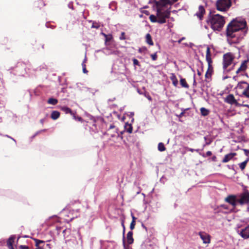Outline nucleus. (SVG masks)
<instances>
[{"label":"nucleus","mask_w":249,"mask_h":249,"mask_svg":"<svg viewBox=\"0 0 249 249\" xmlns=\"http://www.w3.org/2000/svg\"><path fill=\"white\" fill-rule=\"evenodd\" d=\"M236 153H231L228 154L224 156V158L222 160L223 163H226L231 160L235 155Z\"/></svg>","instance_id":"f3484780"},{"label":"nucleus","mask_w":249,"mask_h":249,"mask_svg":"<svg viewBox=\"0 0 249 249\" xmlns=\"http://www.w3.org/2000/svg\"><path fill=\"white\" fill-rule=\"evenodd\" d=\"M235 66V64H233V66H232V69H233V67Z\"/></svg>","instance_id":"13d9d810"},{"label":"nucleus","mask_w":249,"mask_h":249,"mask_svg":"<svg viewBox=\"0 0 249 249\" xmlns=\"http://www.w3.org/2000/svg\"><path fill=\"white\" fill-rule=\"evenodd\" d=\"M205 13V10L204 7L202 5H200L198 7V11L196 13V15L200 20H202Z\"/></svg>","instance_id":"4468645a"},{"label":"nucleus","mask_w":249,"mask_h":249,"mask_svg":"<svg viewBox=\"0 0 249 249\" xmlns=\"http://www.w3.org/2000/svg\"><path fill=\"white\" fill-rule=\"evenodd\" d=\"M212 160L213 161H215L216 160V157L215 156H213L212 158Z\"/></svg>","instance_id":"49530a36"},{"label":"nucleus","mask_w":249,"mask_h":249,"mask_svg":"<svg viewBox=\"0 0 249 249\" xmlns=\"http://www.w3.org/2000/svg\"><path fill=\"white\" fill-rule=\"evenodd\" d=\"M173 2H177L178 0H172Z\"/></svg>","instance_id":"6e6d98bb"},{"label":"nucleus","mask_w":249,"mask_h":249,"mask_svg":"<svg viewBox=\"0 0 249 249\" xmlns=\"http://www.w3.org/2000/svg\"><path fill=\"white\" fill-rule=\"evenodd\" d=\"M45 131H46V129H43V130H41L39 131V132H38L37 133V134L39 133H40L41 132H45Z\"/></svg>","instance_id":"3c124183"},{"label":"nucleus","mask_w":249,"mask_h":249,"mask_svg":"<svg viewBox=\"0 0 249 249\" xmlns=\"http://www.w3.org/2000/svg\"><path fill=\"white\" fill-rule=\"evenodd\" d=\"M236 88L243 90H248L249 89V84L247 82L241 81L238 83Z\"/></svg>","instance_id":"ddd939ff"},{"label":"nucleus","mask_w":249,"mask_h":249,"mask_svg":"<svg viewBox=\"0 0 249 249\" xmlns=\"http://www.w3.org/2000/svg\"><path fill=\"white\" fill-rule=\"evenodd\" d=\"M148 99H149V100H151V97H148Z\"/></svg>","instance_id":"680f3d73"},{"label":"nucleus","mask_w":249,"mask_h":249,"mask_svg":"<svg viewBox=\"0 0 249 249\" xmlns=\"http://www.w3.org/2000/svg\"><path fill=\"white\" fill-rule=\"evenodd\" d=\"M127 242L128 244H132L134 242V239L133 238V232L132 231H129L126 235Z\"/></svg>","instance_id":"6ab92c4d"},{"label":"nucleus","mask_w":249,"mask_h":249,"mask_svg":"<svg viewBox=\"0 0 249 249\" xmlns=\"http://www.w3.org/2000/svg\"><path fill=\"white\" fill-rule=\"evenodd\" d=\"M231 5V0H217L215 3L216 9L220 11H227Z\"/></svg>","instance_id":"423d86ee"},{"label":"nucleus","mask_w":249,"mask_h":249,"mask_svg":"<svg viewBox=\"0 0 249 249\" xmlns=\"http://www.w3.org/2000/svg\"><path fill=\"white\" fill-rule=\"evenodd\" d=\"M142 227L145 229L146 231H147V228L146 227L143 225V224H142Z\"/></svg>","instance_id":"5fc2aeb1"},{"label":"nucleus","mask_w":249,"mask_h":249,"mask_svg":"<svg viewBox=\"0 0 249 249\" xmlns=\"http://www.w3.org/2000/svg\"><path fill=\"white\" fill-rule=\"evenodd\" d=\"M184 111L181 112L178 116L179 118H181L184 115Z\"/></svg>","instance_id":"a18cd8bd"},{"label":"nucleus","mask_w":249,"mask_h":249,"mask_svg":"<svg viewBox=\"0 0 249 249\" xmlns=\"http://www.w3.org/2000/svg\"><path fill=\"white\" fill-rule=\"evenodd\" d=\"M200 112L202 114V115L204 116H207L209 114V111L207 109L204 108V107H201L200 108Z\"/></svg>","instance_id":"c85d7f7f"},{"label":"nucleus","mask_w":249,"mask_h":249,"mask_svg":"<svg viewBox=\"0 0 249 249\" xmlns=\"http://www.w3.org/2000/svg\"><path fill=\"white\" fill-rule=\"evenodd\" d=\"M221 207L223 208L224 209L228 210V206L226 205H221Z\"/></svg>","instance_id":"37998d69"},{"label":"nucleus","mask_w":249,"mask_h":249,"mask_svg":"<svg viewBox=\"0 0 249 249\" xmlns=\"http://www.w3.org/2000/svg\"><path fill=\"white\" fill-rule=\"evenodd\" d=\"M86 61V58L84 59V61H83V62L82 63V68H83V72L85 73H87L88 71L86 69V64H85V62Z\"/></svg>","instance_id":"2f4dec72"},{"label":"nucleus","mask_w":249,"mask_h":249,"mask_svg":"<svg viewBox=\"0 0 249 249\" xmlns=\"http://www.w3.org/2000/svg\"><path fill=\"white\" fill-rule=\"evenodd\" d=\"M238 203L241 205L249 204V191L246 190L241 193L238 199Z\"/></svg>","instance_id":"0eeeda50"},{"label":"nucleus","mask_w":249,"mask_h":249,"mask_svg":"<svg viewBox=\"0 0 249 249\" xmlns=\"http://www.w3.org/2000/svg\"><path fill=\"white\" fill-rule=\"evenodd\" d=\"M136 225V222L131 221L130 225V229L132 231L134 229Z\"/></svg>","instance_id":"c9c22d12"},{"label":"nucleus","mask_w":249,"mask_h":249,"mask_svg":"<svg viewBox=\"0 0 249 249\" xmlns=\"http://www.w3.org/2000/svg\"><path fill=\"white\" fill-rule=\"evenodd\" d=\"M34 241L36 243V246L37 248L38 249H43L41 247L39 246L40 244L44 243V241L42 240H40L37 239H34Z\"/></svg>","instance_id":"b1692460"},{"label":"nucleus","mask_w":249,"mask_h":249,"mask_svg":"<svg viewBox=\"0 0 249 249\" xmlns=\"http://www.w3.org/2000/svg\"><path fill=\"white\" fill-rule=\"evenodd\" d=\"M151 56V57L152 58V59L153 60V61H155L157 59V53H155L153 54H151L150 55Z\"/></svg>","instance_id":"f704fd0d"},{"label":"nucleus","mask_w":249,"mask_h":249,"mask_svg":"<svg viewBox=\"0 0 249 249\" xmlns=\"http://www.w3.org/2000/svg\"><path fill=\"white\" fill-rule=\"evenodd\" d=\"M244 151H245V153H246V155H248V154L249 153V150L245 149Z\"/></svg>","instance_id":"603ef678"},{"label":"nucleus","mask_w":249,"mask_h":249,"mask_svg":"<svg viewBox=\"0 0 249 249\" xmlns=\"http://www.w3.org/2000/svg\"><path fill=\"white\" fill-rule=\"evenodd\" d=\"M156 8H163L167 4H170V0H159L155 1Z\"/></svg>","instance_id":"f8f14e48"},{"label":"nucleus","mask_w":249,"mask_h":249,"mask_svg":"<svg viewBox=\"0 0 249 249\" xmlns=\"http://www.w3.org/2000/svg\"><path fill=\"white\" fill-rule=\"evenodd\" d=\"M60 114L59 111L54 110L52 112L51 115V118L53 120H55L57 119L60 117Z\"/></svg>","instance_id":"412c9836"},{"label":"nucleus","mask_w":249,"mask_h":249,"mask_svg":"<svg viewBox=\"0 0 249 249\" xmlns=\"http://www.w3.org/2000/svg\"><path fill=\"white\" fill-rule=\"evenodd\" d=\"M133 64L134 65H139V61L136 58H134L133 59Z\"/></svg>","instance_id":"ea45409f"},{"label":"nucleus","mask_w":249,"mask_h":249,"mask_svg":"<svg viewBox=\"0 0 249 249\" xmlns=\"http://www.w3.org/2000/svg\"><path fill=\"white\" fill-rule=\"evenodd\" d=\"M100 27V25L97 23H93L92 25V27L96 29H98Z\"/></svg>","instance_id":"4c0bfd02"},{"label":"nucleus","mask_w":249,"mask_h":249,"mask_svg":"<svg viewBox=\"0 0 249 249\" xmlns=\"http://www.w3.org/2000/svg\"><path fill=\"white\" fill-rule=\"evenodd\" d=\"M242 93V94L244 95L245 96L249 98V89L243 90Z\"/></svg>","instance_id":"473e14b6"},{"label":"nucleus","mask_w":249,"mask_h":249,"mask_svg":"<svg viewBox=\"0 0 249 249\" xmlns=\"http://www.w3.org/2000/svg\"><path fill=\"white\" fill-rule=\"evenodd\" d=\"M180 83L182 87L186 89H188L189 87V85L187 84L185 78H181L180 79Z\"/></svg>","instance_id":"5701e85b"},{"label":"nucleus","mask_w":249,"mask_h":249,"mask_svg":"<svg viewBox=\"0 0 249 249\" xmlns=\"http://www.w3.org/2000/svg\"><path fill=\"white\" fill-rule=\"evenodd\" d=\"M206 60L208 63V69L205 73L206 78H210L213 71V67L212 65L213 60L211 58V50L209 47H207Z\"/></svg>","instance_id":"7ed1b4c3"},{"label":"nucleus","mask_w":249,"mask_h":249,"mask_svg":"<svg viewBox=\"0 0 249 249\" xmlns=\"http://www.w3.org/2000/svg\"><path fill=\"white\" fill-rule=\"evenodd\" d=\"M197 74L198 75H201V72L200 71H197Z\"/></svg>","instance_id":"864d4df0"},{"label":"nucleus","mask_w":249,"mask_h":249,"mask_svg":"<svg viewBox=\"0 0 249 249\" xmlns=\"http://www.w3.org/2000/svg\"><path fill=\"white\" fill-rule=\"evenodd\" d=\"M244 29H246L245 33H247L248 28L247 27V22L245 19H233L229 23L227 27V36L233 38L234 37V33Z\"/></svg>","instance_id":"f257e3e1"},{"label":"nucleus","mask_w":249,"mask_h":249,"mask_svg":"<svg viewBox=\"0 0 249 249\" xmlns=\"http://www.w3.org/2000/svg\"><path fill=\"white\" fill-rule=\"evenodd\" d=\"M244 106H245V107H249V105H244Z\"/></svg>","instance_id":"4d7b16f0"},{"label":"nucleus","mask_w":249,"mask_h":249,"mask_svg":"<svg viewBox=\"0 0 249 249\" xmlns=\"http://www.w3.org/2000/svg\"><path fill=\"white\" fill-rule=\"evenodd\" d=\"M131 216H132V221L136 222V217H135V216L134 215V214L132 213H131Z\"/></svg>","instance_id":"79ce46f5"},{"label":"nucleus","mask_w":249,"mask_h":249,"mask_svg":"<svg viewBox=\"0 0 249 249\" xmlns=\"http://www.w3.org/2000/svg\"><path fill=\"white\" fill-rule=\"evenodd\" d=\"M121 225H122L123 229H125V226L124 225V220L122 221Z\"/></svg>","instance_id":"de8ad7c7"},{"label":"nucleus","mask_w":249,"mask_h":249,"mask_svg":"<svg viewBox=\"0 0 249 249\" xmlns=\"http://www.w3.org/2000/svg\"><path fill=\"white\" fill-rule=\"evenodd\" d=\"M239 234L244 239L249 238V225L242 229Z\"/></svg>","instance_id":"9b49d317"},{"label":"nucleus","mask_w":249,"mask_h":249,"mask_svg":"<svg viewBox=\"0 0 249 249\" xmlns=\"http://www.w3.org/2000/svg\"><path fill=\"white\" fill-rule=\"evenodd\" d=\"M124 233H125V229H123V246L125 249H126V246L125 245V237H124Z\"/></svg>","instance_id":"72a5a7b5"},{"label":"nucleus","mask_w":249,"mask_h":249,"mask_svg":"<svg viewBox=\"0 0 249 249\" xmlns=\"http://www.w3.org/2000/svg\"><path fill=\"white\" fill-rule=\"evenodd\" d=\"M198 234L204 244H209L210 243L211 236L209 234L203 231L199 232Z\"/></svg>","instance_id":"9d476101"},{"label":"nucleus","mask_w":249,"mask_h":249,"mask_svg":"<svg viewBox=\"0 0 249 249\" xmlns=\"http://www.w3.org/2000/svg\"><path fill=\"white\" fill-rule=\"evenodd\" d=\"M226 102L231 105H236L237 104V101L232 94H229L227 96L226 98Z\"/></svg>","instance_id":"dca6fc26"},{"label":"nucleus","mask_w":249,"mask_h":249,"mask_svg":"<svg viewBox=\"0 0 249 249\" xmlns=\"http://www.w3.org/2000/svg\"><path fill=\"white\" fill-rule=\"evenodd\" d=\"M74 119L77 120L79 122H82L83 121V119L82 118V117L80 116H76V118H73Z\"/></svg>","instance_id":"a19ab883"},{"label":"nucleus","mask_w":249,"mask_h":249,"mask_svg":"<svg viewBox=\"0 0 249 249\" xmlns=\"http://www.w3.org/2000/svg\"><path fill=\"white\" fill-rule=\"evenodd\" d=\"M125 129L126 131L129 133H131L133 130V127L131 124H126L125 125Z\"/></svg>","instance_id":"bb28decb"},{"label":"nucleus","mask_w":249,"mask_h":249,"mask_svg":"<svg viewBox=\"0 0 249 249\" xmlns=\"http://www.w3.org/2000/svg\"><path fill=\"white\" fill-rule=\"evenodd\" d=\"M149 19L152 22H158V19L157 16L151 15L149 17Z\"/></svg>","instance_id":"7c9ffc66"},{"label":"nucleus","mask_w":249,"mask_h":249,"mask_svg":"<svg viewBox=\"0 0 249 249\" xmlns=\"http://www.w3.org/2000/svg\"><path fill=\"white\" fill-rule=\"evenodd\" d=\"M158 150L161 152L164 151L166 149V148H165L164 144L162 142H160L158 144Z\"/></svg>","instance_id":"c756f323"},{"label":"nucleus","mask_w":249,"mask_h":249,"mask_svg":"<svg viewBox=\"0 0 249 249\" xmlns=\"http://www.w3.org/2000/svg\"><path fill=\"white\" fill-rule=\"evenodd\" d=\"M47 246H48V247H50V244H47Z\"/></svg>","instance_id":"bf43d9fd"},{"label":"nucleus","mask_w":249,"mask_h":249,"mask_svg":"<svg viewBox=\"0 0 249 249\" xmlns=\"http://www.w3.org/2000/svg\"><path fill=\"white\" fill-rule=\"evenodd\" d=\"M248 62V60H244L242 62L240 67L237 69V70L236 71V74H238L242 71H245L247 70Z\"/></svg>","instance_id":"2eb2a0df"},{"label":"nucleus","mask_w":249,"mask_h":249,"mask_svg":"<svg viewBox=\"0 0 249 249\" xmlns=\"http://www.w3.org/2000/svg\"><path fill=\"white\" fill-rule=\"evenodd\" d=\"M102 34L105 37V41L106 42H109L112 39V36L110 34H109V35H106V34L103 33H102Z\"/></svg>","instance_id":"cd10ccee"},{"label":"nucleus","mask_w":249,"mask_h":249,"mask_svg":"<svg viewBox=\"0 0 249 249\" xmlns=\"http://www.w3.org/2000/svg\"><path fill=\"white\" fill-rule=\"evenodd\" d=\"M190 151H193V149H190Z\"/></svg>","instance_id":"052dcab7"},{"label":"nucleus","mask_w":249,"mask_h":249,"mask_svg":"<svg viewBox=\"0 0 249 249\" xmlns=\"http://www.w3.org/2000/svg\"><path fill=\"white\" fill-rule=\"evenodd\" d=\"M145 41L149 45H153L154 43L150 34H147L145 36Z\"/></svg>","instance_id":"4be33fe9"},{"label":"nucleus","mask_w":249,"mask_h":249,"mask_svg":"<svg viewBox=\"0 0 249 249\" xmlns=\"http://www.w3.org/2000/svg\"><path fill=\"white\" fill-rule=\"evenodd\" d=\"M207 23L213 31H220L225 23V18L219 14H210Z\"/></svg>","instance_id":"f03ea898"},{"label":"nucleus","mask_w":249,"mask_h":249,"mask_svg":"<svg viewBox=\"0 0 249 249\" xmlns=\"http://www.w3.org/2000/svg\"><path fill=\"white\" fill-rule=\"evenodd\" d=\"M170 78L172 82L173 85L175 87H177L178 85V80L176 75L174 73H171Z\"/></svg>","instance_id":"aec40b11"},{"label":"nucleus","mask_w":249,"mask_h":249,"mask_svg":"<svg viewBox=\"0 0 249 249\" xmlns=\"http://www.w3.org/2000/svg\"><path fill=\"white\" fill-rule=\"evenodd\" d=\"M18 248L19 249H29V247L25 245H20Z\"/></svg>","instance_id":"58836bf2"},{"label":"nucleus","mask_w":249,"mask_h":249,"mask_svg":"<svg viewBox=\"0 0 249 249\" xmlns=\"http://www.w3.org/2000/svg\"><path fill=\"white\" fill-rule=\"evenodd\" d=\"M47 103L51 105H55L57 104L58 100L56 99L50 98L48 99Z\"/></svg>","instance_id":"393cba45"},{"label":"nucleus","mask_w":249,"mask_h":249,"mask_svg":"<svg viewBox=\"0 0 249 249\" xmlns=\"http://www.w3.org/2000/svg\"><path fill=\"white\" fill-rule=\"evenodd\" d=\"M44 119H42L40 120V122L41 124H44Z\"/></svg>","instance_id":"09e8293b"},{"label":"nucleus","mask_w":249,"mask_h":249,"mask_svg":"<svg viewBox=\"0 0 249 249\" xmlns=\"http://www.w3.org/2000/svg\"><path fill=\"white\" fill-rule=\"evenodd\" d=\"M249 160V159H248L245 161L239 164V167L242 170H243L244 169H245Z\"/></svg>","instance_id":"a878e982"},{"label":"nucleus","mask_w":249,"mask_h":249,"mask_svg":"<svg viewBox=\"0 0 249 249\" xmlns=\"http://www.w3.org/2000/svg\"><path fill=\"white\" fill-rule=\"evenodd\" d=\"M120 40H124L125 39V36L124 32H122L121 36H120Z\"/></svg>","instance_id":"e433bc0d"},{"label":"nucleus","mask_w":249,"mask_h":249,"mask_svg":"<svg viewBox=\"0 0 249 249\" xmlns=\"http://www.w3.org/2000/svg\"><path fill=\"white\" fill-rule=\"evenodd\" d=\"M61 110L63 111L66 114H71V115L72 116L73 118H76V112L75 113L73 112L71 109L69 107L65 106L62 107H61Z\"/></svg>","instance_id":"a211bd4d"},{"label":"nucleus","mask_w":249,"mask_h":249,"mask_svg":"<svg viewBox=\"0 0 249 249\" xmlns=\"http://www.w3.org/2000/svg\"><path fill=\"white\" fill-rule=\"evenodd\" d=\"M212 155V153L210 151H208L206 152V156H210Z\"/></svg>","instance_id":"c03bdc74"},{"label":"nucleus","mask_w":249,"mask_h":249,"mask_svg":"<svg viewBox=\"0 0 249 249\" xmlns=\"http://www.w3.org/2000/svg\"><path fill=\"white\" fill-rule=\"evenodd\" d=\"M106 134L111 137H115L119 136L118 129L114 125L110 124L106 132Z\"/></svg>","instance_id":"1a4fd4ad"},{"label":"nucleus","mask_w":249,"mask_h":249,"mask_svg":"<svg viewBox=\"0 0 249 249\" xmlns=\"http://www.w3.org/2000/svg\"><path fill=\"white\" fill-rule=\"evenodd\" d=\"M234 59L235 56L231 52H228L223 54L222 68L224 71H226L227 68L233 63Z\"/></svg>","instance_id":"20e7f679"},{"label":"nucleus","mask_w":249,"mask_h":249,"mask_svg":"<svg viewBox=\"0 0 249 249\" xmlns=\"http://www.w3.org/2000/svg\"><path fill=\"white\" fill-rule=\"evenodd\" d=\"M196 81L195 79L194 78V82H193V85L196 86Z\"/></svg>","instance_id":"8fccbe9b"},{"label":"nucleus","mask_w":249,"mask_h":249,"mask_svg":"<svg viewBox=\"0 0 249 249\" xmlns=\"http://www.w3.org/2000/svg\"><path fill=\"white\" fill-rule=\"evenodd\" d=\"M157 17L158 19V23L163 24L166 22V19L169 18L170 16V11L166 10L163 11V8H156Z\"/></svg>","instance_id":"39448f33"},{"label":"nucleus","mask_w":249,"mask_h":249,"mask_svg":"<svg viewBox=\"0 0 249 249\" xmlns=\"http://www.w3.org/2000/svg\"><path fill=\"white\" fill-rule=\"evenodd\" d=\"M225 201L231 204L233 207V209L230 210V212H233V210L238 203L237 196L234 195H229L225 198Z\"/></svg>","instance_id":"6e6552de"}]
</instances>
